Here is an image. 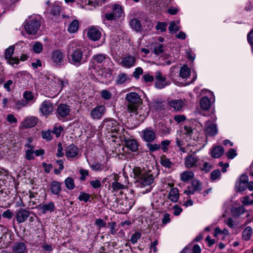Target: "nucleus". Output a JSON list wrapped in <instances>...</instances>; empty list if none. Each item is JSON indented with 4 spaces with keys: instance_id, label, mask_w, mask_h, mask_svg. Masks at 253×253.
Wrapping results in <instances>:
<instances>
[{
    "instance_id": "f257e3e1",
    "label": "nucleus",
    "mask_w": 253,
    "mask_h": 253,
    "mask_svg": "<svg viewBox=\"0 0 253 253\" xmlns=\"http://www.w3.org/2000/svg\"><path fill=\"white\" fill-rule=\"evenodd\" d=\"M83 48L75 42H71L68 46L67 52L69 55L70 62L77 66L85 62L83 55Z\"/></svg>"
},
{
    "instance_id": "f03ea898",
    "label": "nucleus",
    "mask_w": 253,
    "mask_h": 253,
    "mask_svg": "<svg viewBox=\"0 0 253 253\" xmlns=\"http://www.w3.org/2000/svg\"><path fill=\"white\" fill-rule=\"evenodd\" d=\"M133 173L134 178L136 179V182L141 187L150 185L154 182L153 175L139 167H135L133 169Z\"/></svg>"
},
{
    "instance_id": "7ed1b4c3",
    "label": "nucleus",
    "mask_w": 253,
    "mask_h": 253,
    "mask_svg": "<svg viewBox=\"0 0 253 253\" xmlns=\"http://www.w3.org/2000/svg\"><path fill=\"white\" fill-rule=\"evenodd\" d=\"M126 99L128 102L127 110L130 113L137 114V109L141 103L139 95L136 92H131L126 94Z\"/></svg>"
},
{
    "instance_id": "20e7f679",
    "label": "nucleus",
    "mask_w": 253,
    "mask_h": 253,
    "mask_svg": "<svg viewBox=\"0 0 253 253\" xmlns=\"http://www.w3.org/2000/svg\"><path fill=\"white\" fill-rule=\"evenodd\" d=\"M41 26V22L37 19H33L26 22L25 29L30 35H35Z\"/></svg>"
},
{
    "instance_id": "39448f33",
    "label": "nucleus",
    "mask_w": 253,
    "mask_h": 253,
    "mask_svg": "<svg viewBox=\"0 0 253 253\" xmlns=\"http://www.w3.org/2000/svg\"><path fill=\"white\" fill-rule=\"evenodd\" d=\"M30 211L25 209H19L15 211V218L18 223L24 222L30 216Z\"/></svg>"
},
{
    "instance_id": "423d86ee",
    "label": "nucleus",
    "mask_w": 253,
    "mask_h": 253,
    "mask_svg": "<svg viewBox=\"0 0 253 253\" xmlns=\"http://www.w3.org/2000/svg\"><path fill=\"white\" fill-rule=\"evenodd\" d=\"M202 190V183L197 179L193 180L191 184L187 187V189L184 191V193L187 195L194 194L197 191Z\"/></svg>"
},
{
    "instance_id": "0eeeda50",
    "label": "nucleus",
    "mask_w": 253,
    "mask_h": 253,
    "mask_svg": "<svg viewBox=\"0 0 253 253\" xmlns=\"http://www.w3.org/2000/svg\"><path fill=\"white\" fill-rule=\"evenodd\" d=\"M195 154V152H194L192 154L189 155L185 158L184 164L186 168L191 169L197 167L199 165V158Z\"/></svg>"
},
{
    "instance_id": "6e6552de",
    "label": "nucleus",
    "mask_w": 253,
    "mask_h": 253,
    "mask_svg": "<svg viewBox=\"0 0 253 253\" xmlns=\"http://www.w3.org/2000/svg\"><path fill=\"white\" fill-rule=\"evenodd\" d=\"M155 86L157 88L162 89L169 84V82L166 81L165 77L163 76L162 73L158 71L155 74Z\"/></svg>"
},
{
    "instance_id": "1a4fd4ad",
    "label": "nucleus",
    "mask_w": 253,
    "mask_h": 253,
    "mask_svg": "<svg viewBox=\"0 0 253 253\" xmlns=\"http://www.w3.org/2000/svg\"><path fill=\"white\" fill-rule=\"evenodd\" d=\"M63 52L61 50H55L52 54L51 60L54 66H60L63 62Z\"/></svg>"
},
{
    "instance_id": "9d476101",
    "label": "nucleus",
    "mask_w": 253,
    "mask_h": 253,
    "mask_svg": "<svg viewBox=\"0 0 253 253\" xmlns=\"http://www.w3.org/2000/svg\"><path fill=\"white\" fill-rule=\"evenodd\" d=\"M40 110L42 115L46 116L50 114L53 110V105L49 100H45L41 104Z\"/></svg>"
},
{
    "instance_id": "9b49d317",
    "label": "nucleus",
    "mask_w": 253,
    "mask_h": 253,
    "mask_svg": "<svg viewBox=\"0 0 253 253\" xmlns=\"http://www.w3.org/2000/svg\"><path fill=\"white\" fill-rule=\"evenodd\" d=\"M105 112V107L103 105H99L91 110L90 115L93 119L99 120L103 117Z\"/></svg>"
},
{
    "instance_id": "f8f14e48",
    "label": "nucleus",
    "mask_w": 253,
    "mask_h": 253,
    "mask_svg": "<svg viewBox=\"0 0 253 253\" xmlns=\"http://www.w3.org/2000/svg\"><path fill=\"white\" fill-rule=\"evenodd\" d=\"M101 36V32L95 27H91L88 30L87 36L90 40L93 41L99 40Z\"/></svg>"
},
{
    "instance_id": "ddd939ff",
    "label": "nucleus",
    "mask_w": 253,
    "mask_h": 253,
    "mask_svg": "<svg viewBox=\"0 0 253 253\" xmlns=\"http://www.w3.org/2000/svg\"><path fill=\"white\" fill-rule=\"evenodd\" d=\"M135 61L134 57L127 55L122 59L120 64L125 68H130L134 65Z\"/></svg>"
},
{
    "instance_id": "4468645a",
    "label": "nucleus",
    "mask_w": 253,
    "mask_h": 253,
    "mask_svg": "<svg viewBox=\"0 0 253 253\" xmlns=\"http://www.w3.org/2000/svg\"><path fill=\"white\" fill-rule=\"evenodd\" d=\"M13 253H27L28 249L25 243L23 242H16L12 249Z\"/></svg>"
},
{
    "instance_id": "2eb2a0df",
    "label": "nucleus",
    "mask_w": 253,
    "mask_h": 253,
    "mask_svg": "<svg viewBox=\"0 0 253 253\" xmlns=\"http://www.w3.org/2000/svg\"><path fill=\"white\" fill-rule=\"evenodd\" d=\"M143 138L148 142L153 141L156 138L155 132L150 128H147L142 131Z\"/></svg>"
},
{
    "instance_id": "dca6fc26",
    "label": "nucleus",
    "mask_w": 253,
    "mask_h": 253,
    "mask_svg": "<svg viewBox=\"0 0 253 253\" xmlns=\"http://www.w3.org/2000/svg\"><path fill=\"white\" fill-rule=\"evenodd\" d=\"M78 148L74 144L70 145L65 149V154L67 158H75L78 155Z\"/></svg>"
},
{
    "instance_id": "f3484780",
    "label": "nucleus",
    "mask_w": 253,
    "mask_h": 253,
    "mask_svg": "<svg viewBox=\"0 0 253 253\" xmlns=\"http://www.w3.org/2000/svg\"><path fill=\"white\" fill-rule=\"evenodd\" d=\"M70 112V106L65 104H60L57 109V115L61 117H66Z\"/></svg>"
},
{
    "instance_id": "a211bd4d",
    "label": "nucleus",
    "mask_w": 253,
    "mask_h": 253,
    "mask_svg": "<svg viewBox=\"0 0 253 253\" xmlns=\"http://www.w3.org/2000/svg\"><path fill=\"white\" fill-rule=\"evenodd\" d=\"M169 104L175 111H179L184 106L185 102L181 99H172L169 102Z\"/></svg>"
},
{
    "instance_id": "6ab92c4d",
    "label": "nucleus",
    "mask_w": 253,
    "mask_h": 253,
    "mask_svg": "<svg viewBox=\"0 0 253 253\" xmlns=\"http://www.w3.org/2000/svg\"><path fill=\"white\" fill-rule=\"evenodd\" d=\"M51 193L55 195H58L62 190L61 183L58 181L53 180L50 184Z\"/></svg>"
},
{
    "instance_id": "aec40b11",
    "label": "nucleus",
    "mask_w": 253,
    "mask_h": 253,
    "mask_svg": "<svg viewBox=\"0 0 253 253\" xmlns=\"http://www.w3.org/2000/svg\"><path fill=\"white\" fill-rule=\"evenodd\" d=\"M39 209L41 211L42 213L45 214L47 211L50 212L53 211L55 207L54 202H50L45 204L39 205Z\"/></svg>"
},
{
    "instance_id": "412c9836",
    "label": "nucleus",
    "mask_w": 253,
    "mask_h": 253,
    "mask_svg": "<svg viewBox=\"0 0 253 253\" xmlns=\"http://www.w3.org/2000/svg\"><path fill=\"white\" fill-rule=\"evenodd\" d=\"M150 107L155 111H159L163 109V101L160 99L153 100L150 103Z\"/></svg>"
},
{
    "instance_id": "4be33fe9",
    "label": "nucleus",
    "mask_w": 253,
    "mask_h": 253,
    "mask_svg": "<svg viewBox=\"0 0 253 253\" xmlns=\"http://www.w3.org/2000/svg\"><path fill=\"white\" fill-rule=\"evenodd\" d=\"M108 56L107 54L103 53H98L94 55L91 58L93 63L102 64L104 63Z\"/></svg>"
},
{
    "instance_id": "5701e85b",
    "label": "nucleus",
    "mask_w": 253,
    "mask_h": 253,
    "mask_svg": "<svg viewBox=\"0 0 253 253\" xmlns=\"http://www.w3.org/2000/svg\"><path fill=\"white\" fill-rule=\"evenodd\" d=\"M205 131L206 133L210 136H213L216 134L217 128L215 125L207 123L205 125Z\"/></svg>"
},
{
    "instance_id": "b1692460",
    "label": "nucleus",
    "mask_w": 253,
    "mask_h": 253,
    "mask_svg": "<svg viewBox=\"0 0 253 253\" xmlns=\"http://www.w3.org/2000/svg\"><path fill=\"white\" fill-rule=\"evenodd\" d=\"M125 145L127 148L132 152H135L138 150V144L135 140H125Z\"/></svg>"
},
{
    "instance_id": "393cba45",
    "label": "nucleus",
    "mask_w": 253,
    "mask_h": 253,
    "mask_svg": "<svg viewBox=\"0 0 253 253\" xmlns=\"http://www.w3.org/2000/svg\"><path fill=\"white\" fill-rule=\"evenodd\" d=\"M37 123V118L35 117H29L27 118L23 122V126L26 128H30L34 126Z\"/></svg>"
},
{
    "instance_id": "a878e982",
    "label": "nucleus",
    "mask_w": 253,
    "mask_h": 253,
    "mask_svg": "<svg viewBox=\"0 0 253 253\" xmlns=\"http://www.w3.org/2000/svg\"><path fill=\"white\" fill-rule=\"evenodd\" d=\"M168 198L171 202H177L179 199V191L177 188L171 189L168 194Z\"/></svg>"
},
{
    "instance_id": "bb28decb",
    "label": "nucleus",
    "mask_w": 253,
    "mask_h": 253,
    "mask_svg": "<svg viewBox=\"0 0 253 253\" xmlns=\"http://www.w3.org/2000/svg\"><path fill=\"white\" fill-rule=\"evenodd\" d=\"M223 153V148L221 146H217L213 148L211 154L212 157L214 158H218L222 155Z\"/></svg>"
},
{
    "instance_id": "cd10ccee",
    "label": "nucleus",
    "mask_w": 253,
    "mask_h": 253,
    "mask_svg": "<svg viewBox=\"0 0 253 253\" xmlns=\"http://www.w3.org/2000/svg\"><path fill=\"white\" fill-rule=\"evenodd\" d=\"M200 107L204 110H208L211 106V102L209 98L206 96L202 97L200 100Z\"/></svg>"
},
{
    "instance_id": "c85d7f7f",
    "label": "nucleus",
    "mask_w": 253,
    "mask_h": 253,
    "mask_svg": "<svg viewBox=\"0 0 253 253\" xmlns=\"http://www.w3.org/2000/svg\"><path fill=\"white\" fill-rule=\"evenodd\" d=\"M112 13L117 19L121 17L123 14V9L122 6L118 4H115L113 5Z\"/></svg>"
},
{
    "instance_id": "c756f323",
    "label": "nucleus",
    "mask_w": 253,
    "mask_h": 253,
    "mask_svg": "<svg viewBox=\"0 0 253 253\" xmlns=\"http://www.w3.org/2000/svg\"><path fill=\"white\" fill-rule=\"evenodd\" d=\"M129 24L131 27L136 32H140L142 29L140 22L136 18L132 19Z\"/></svg>"
},
{
    "instance_id": "7c9ffc66",
    "label": "nucleus",
    "mask_w": 253,
    "mask_h": 253,
    "mask_svg": "<svg viewBox=\"0 0 253 253\" xmlns=\"http://www.w3.org/2000/svg\"><path fill=\"white\" fill-rule=\"evenodd\" d=\"M194 173L189 171H185L180 173V179L183 182H188L194 177Z\"/></svg>"
},
{
    "instance_id": "2f4dec72",
    "label": "nucleus",
    "mask_w": 253,
    "mask_h": 253,
    "mask_svg": "<svg viewBox=\"0 0 253 253\" xmlns=\"http://www.w3.org/2000/svg\"><path fill=\"white\" fill-rule=\"evenodd\" d=\"M79 23L78 20H74L69 25L68 31L69 33H74L79 29Z\"/></svg>"
},
{
    "instance_id": "473e14b6",
    "label": "nucleus",
    "mask_w": 253,
    "mask_h": 253,
    "mask_svg": "<svg viewBox=\"0 0 253 253\" xmlns=\"http://www.w3.org/2000/svg\"><path fill=\"white\" fill-rule=\"evenodd\" d=\"M128 75L125 73H120L115 81L116 84H122L125 83L126 81L128 79Z\"/></svg>"
},
{
    "instance_id": "72a5a7b5",
    "label": "nucleus",
    "mask_w": 253,
    "mask_h": 253,
    "mask_svg": "<svg viewBox=\"0 0 253 253\" xmlns=\"http://www.w3.org/2000/svg\"><path fill=\"white\" fill-rule=\"evenodd\" d=\"M190 74V69L187 65H183L181 67L179 75L182 78H187Z\"/></svg>"
},
{
    "instance_id": "f704fd0d",
    "label": "nucleus",
    "mask_w": 253,
    "mask_h": 253,
    "mask_svg": "<svg viewBox=\"0 0 253 253\" xmlns=\"http://www.w3.org/2000/svg\"><path fill=\"white\" fill-rule=\"evenodd\" d=\"M252 228L250 226L245 228L242 233L243 239L245 241L249 240L252 234Z\"/></svg>"
},
{
    "instance_id": "c9c22d12",
    "label": "nucleus",
    "mask_w": 253,
    "mask_h": 253,
    "mask_svg": "<svg viewBox=\"0 0 253 253\" xmlns=\"http://www.w3.org/2000/svg\"><path fill=\"white\" fill-rule=\"evenodd\" d=\"M114 179L115 181L112 184V187L114 191H118L125 189V186L124 185L117 182L118 177L117 176L115 175Z\"/></svg>"
},
{
    "instance_id": "e433bc0d",
    "label": "nucleus",
    "mask_w": 253,
    "mask_h": 253,
    "mask_svg": "<svg viewBox=\"0 0 253 253\" xmlns=\"http://www.w3.org/2000/svg\"><path fill=\"white\" fill-rule=\"evenodd\" d=\"M179 21H177V23L174 21H171L169 23V30L171 33H176L178 31L180 30V27L178 26L177 24H178Z\"/></svg>"
},
{
    "instance_id": "4c0bfd02",
    "label": "nucleus",
    "mask_w": 253,
    "mask_h": 253,
    "mask_svg": "<svg viewBox=\"0 0 253 253\" xmlns=\"http://www.w3.org/2000/svg\"><path fill=\"white\" fill-rule=\"evenodd\" d=\"M161 164L165 168H170L172 165V162L165 156H162L161 157Z\"/></svg>"
},
{
    "instance_id": "58836bf2",
    "label": "nucleus",
    "mask_w": 253,
    "mask_h": 253,
    "mask_svg": "<svg viewBox=\"0 0 253 253\" xmlns=\"http://www.w3.org/2000/svg\"><path fill=\"white\" fill-rule=\"evenodd\" d=\"M65 184L66 185V187L69 190H72L75 187L74 179L70 177H67L65 180Z\"/></svg>"
},
{
    "instance_id": "ea45409f",
    "label": "nucleus",
    "mask_w": 253,
    "mask_h": 253,
    "mask_svg": "<svg viewBox=\"0 0 253 253\" xmlns=\"http://www.w3.org/2000/svg\"><path fill=\"white\" fill-rule=\"evenodd\" d=\"M23 96L25 99V100L27 101V103H29V102L32 101L34 96L31 91H25L23 93Z\"/></svg>"
},
{
    "instance_id": "a19ab883",
    "label": "nucleus",
    "mask_w": 253,
    "mask_h": 253,
    "mask_svg": "<svg viewBox=\"0 0 253 253\" xmlns=\"http://www.w3.org/2000/svg\"><path fill=\"white\" fill-rule=\"evenodd\" d=\"M28 105L29 103L25 100H20L15 102V108L17 110H20L22 108L26 107Z\"/></svg>"
},
{
    "instance_id": "79ce46f5",
    "label": "nucleus",
    "mask_w": 253,
    "mask_h": 253,
    "mask_svg": "<svg viewBox=\"0 0 253 253\" xmlns=\"http://www.w3.org/2000/svg\"><path fill=\"white\" fill-rule=\"evenodd\" d=\"M108 227H110V234L111 235L116 234L118 229H117V223L116 222H108Z\"/></svg>"
},
{
    "instance_id": "37998d69",
    "label": "nucleus",
    "mask_w": 253,
    "mask_h": 253,
    "mask_svg": "<svg viewBox=\"0 0 253 253\" xmlns=\"http://www.w3.org/2000/svg\"><path fill=\"white\" fill-rule=\"evenodd\" d=\"M14 51V46L11 45L6 48L5 51V58L10 59L12 57Z\"/></svg>"
},
{
    "instance_id": "c03bdc74",
    "label": "nucleus",
    "mask_w": 253,
    "mask_h": 253,
    "mask_svg": "<svg viewBox=\"0 0 253 253\" xmlns=\"http://www.w3.org/2000/svg\"><path fill=\"white\" fill-rule=\"evenodd\" d=\"M42 44L40 42H36L33 45V49L36 53H40L42 50Z\"/></svg>"
},
{
    "instance_id": "a18cd8bd",
    "label": "nucleus",
    "mask_w": 253,
    "mask_h": 253,
    "mask_svg": "<svg viewBox=\"0 0 253 253\" xmlns=\"http://www.w3.org/2000/svg\"><path fill=\"white\" fill-rule=\"evenodd\" d=\"M90 197V196L89 194L84 192H81L78 199L81 201H84L86 203L89 200Z\"/></svg>"
},
{
    "instance_id": "49530a36",
    "label": "nucleus",
    "mask_w": 253,
    "mask_h": 253,
    "mask_svg": "<svg viewBox=\"0 0 253 253\" xmlns=\"http://www.w3.org/2000/svg\"><path fill=\"white\" fill-rule=\"evenodd\" d=\"M141 234L139 232H136L131 235L130 238V242L132 244H134L137 243V240L141 237Z\"/></svg>"
},
{
    "instance_id": "de8ad7c7",
    "label": "nucleus",
    "mask_w": 253,
    "mask_h": 253,
    "mask_svg": "<svg viewBox=\"0 0 253 253\" xmlns=\"http://www.w3.org/2000/svg\"><path fill=\"white\" fill-rule=\"evenodd\" d=\"M150 152H153L155 151L159 150L160 149V145L157 144L148 143L147 145Z\"/></svg>"
},
{
    "instance_id": "09e8293b",
    "label": "nucleus",
    "mask_w": 253,
    "mask_h": 253,
    "mask_svg": "<svg viewBox=\"0 0 253 253\" xmlns=\"http://www.w3.org/2000/svg\"><path fill=\"white\" fill-rule=\"evenodd\" d=\"M167 26V24L166 23L159 22L157 24L156 28L157 30H160L161 32H164L166 31Z\"/></svg>"
},
{
    "instance_id": "8fccbe9b",
    "label": "nucleus",
    "mask_w": 253,
    "mask_h": 253,
    "mask_svg": "<svg viewBox=\"0 0 253 253\" xmlns=\"http://www.w3.org/2000/svg\"><path fill=\"white\" fill-rule=\"evenodd\" d=\"M164 52V46L162 44H158L156 45L154 48V52L155 54L158 55Z\"/></svg>"
},
{
    "instance_id": "3c124183",
    "label": "nucleus",
    "mask_w": 253,
    "mask_h": 253,
    "mask_svg": "<svg viewBox=\"0 0 253 253\" xmlns=\"http://www.w3.org/2000/svg\"><path fill=\"white\" fill-rule=\"evenodd\" d=\"M102 97L105 99L108 100L111 98L112 93L110 91L104 89L101 92Z\"/></svg>"
},
{
    "instance_id": "603ef678",
    "label": "nucleus",
    "mask_w": 253,
    "mask_h": 253,
    "mask_svg": "<svg viewBox=\"0 0 253 253\" xmlns=\"http://www.w3.org/2000/svg\"><path fill=\"white\" fill-rule=\"evenodd\" d=\"M173 120L178 124H180L186 120V117L184 115H177L173 117Z\"/></svg>"
},
{
    "instance_id": "864d4df0",
    "label": "nucleus",
    "mask_w": 253,
    "mask_h": 253,
    "mask_svg": "<svg viewBox=\"0 0 253 253\" xmlns=\"http://www.w3.org/2000/svg\"><path fill=\"white\" fill-rule=\"evenodd\" d=\"M220 174L221 172L219 169L214 170L211 173V178L213 180H215L220 176Z\"/></svg>"
},
{
    "instance_id": "5fc2aeb1",
    "label": "nucleus",
    "mask_w": 253,
    "mask_h": 253,
    "mask_svg": "<svg viewBox=\"0 0 253 253\" xmlns=\"http://www.w3.org/2000/svg\"><path fill=\"white\" fill-rule=\"evenodd\" d=\"M64 129L63 127L62 126H59L58 127H54L52 132L55 134L56 136L57 137H59L61 133L63 131Z\"/></svg>"
},
{
    "instance_id": "6e6d98bb",
    "label": "nucleus",
    "mask_w": 253,
    "mask_h": 253,
    "mask_svg": "<svg viewBox=\"0 0 253 253\" xmlns=\"http://www.w3.org/2000/svg\"><path fill=\"white\" fill-rule=\"evenodd\" d=\"M212 168V166L208 162H205L203 166L200 168L202 171H204L205 172H208Z\"/></svg>"
},
{
    "instance_id": "4d7b16f0",
    "label": "nucleus",
    "mask_w": 253,
    "mask_h": 253,
    "mask_svg": "<svg viewBox=\"0 0 253 253\" xmlns=\"http://www.w3.org/2000/svg\"><path fill=\"white\" fill-rule=\"evenodd\" d=\"M237 155L236 151L235 150L231 148L226 153L227 158L229 159H233Z\"/></svg>"
},
{
    "instance_id": "13d9d810",
    "label": "nucleus",
    "mask_w": 253,
    "mask_h": 253,
    "mask_svg": "<svg viewBox=\"0 0 253 253\" xmlns=\"http://www.w3.org/2000/svg\"><path fill=\"white\" fill-rule=\"evenodd\" d=\"M143 74V70L140 67H138L135 69L134 72L133 73V76L136 79H138L139 78L140 75Z\"/></svg>"
},
{
    "instance_id": "bf43d9fd",
    "label": "nucleus",
    "mask_w": 253,
    "mask_h": 253,
    "mask_svg": "<svg viewBox=\"0 0 253 253\" xmlns=\"http://www.w3.org/2000/svg\"><path fill=\"white\" fill-rule=\"evenodd\" d=\"M42 137L47 140H50L52 139L51 131L48 130L47 131H42Z\"/></svg>"
},
{
    "instance_id": "052dcab7",
    "label": "nucleus",
    "mask_w": 253,
    "mask_h": 253,
    "mask_svg": "<svg viewBox=\"0 0 253 253\" xmlns=\"http://www.w3.org/2000/svg\"><path fill=\"white\" fill-rule=\"evenodd\" d=\"M184 133L188 136H191L193 133V129L190 126H184Z\"/></svg>"
},
{
    "instance_id": "680f3d73",
    "label": "nucleus",
    "mask_w": 253,
    "mask_h": 253,
    "mask_svg": "<svg viewBox=\"0 0 253 253\" xmlns=\"http://www.w3.org/2000/svg\"><path fill=\"white\" fill-rule=\"evenodd\" d=\"M60 7L59 6H53L51 10V14L54 16L58 15L60 12Z\"/></svg>"
},
{
    "instance_id": "e2e57ef3",
    "label": "nucleus",
    "mask_w": 253,
    "mask_h": 253,
    "mask_svg": "<svg viewBox=\"0 0 253 253\" xmlns=\"http://www.w3.org/2000/svg\"><path fill=\"white\" fill-rule=\"evenodd\" d=\"M90 184L91 186L97 189L100 188L101 186V184L98 179H96L95 180H92L90 182Z\"/></svg>"
},
{
    "instance_id": "0e129e2a",
    "label": "nucleus",
    "mask_w": 253,
    "mask_h": 253,
    "mask_svg": "<svg viewBox=\"0 0 253 253\" xmlns=\"http://www.w3.org/2000/svg\"><path fill=\"white\" fill-rule=\"evenodd\" d=\"M95 223L99 228L104 227L106 225V222L101 218L96 219Z\"/></svg>"
},
{
    "instance_id": "69168bd1",
    "label": "nucleus",
    "mask_w": 253,
    "mask_h": 253,
    "mask_svg": "<svg viewBox=\"0 0 253 253\" xmlns=\"http://www.w3.org/2000/svg\"><path fill=\"white\" fill-rule=\"evenodd\" d=\"M34 151L32 149L27 150L26 151V158L28 160H31L34 158L33 153Z\"/></svg>"
},
{
    "instance_id": "338daca9",
    "label": "nucleus",
    "mask_w": 253,
    "mask_h": 253,
    "mask_svg": "<svg viewBox=\"0 0 253 253\" xmlns=\"http://www.w3.org/2000/svg\"><path fill=\"white\" fill-rule=\"evenodd\" d=\"M64 156V153L63 152V147L62 146V144L61 143H59L58 144V149L57 152L56 153V156L58 157H62Z\"/></svg>"
},
{
    "instance_id": "774afa93",
    "label": "nucleus",
    "mask_w": 253,
    "mask_h": 253,
    "mask_svg": "<svg viewBox=\"0 0 253 253\" xmlns=\"http://www.w3.org/2000/svg\"><path fill=\"white\" fill-rule=\"evenodd\" d=\"M248 196L244 197V200L242 201L243 205L244 206L253 205V200H250Z\"/></svg>"
}]
</instances>
